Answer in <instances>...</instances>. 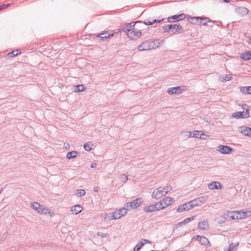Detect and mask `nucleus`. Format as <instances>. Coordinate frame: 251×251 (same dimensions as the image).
Wrapping results in <instances>:
<instances>
[{
	"mask_svg": "<svg viewBox=\"0 0 251 251\" xmlns=\"http://www.w3.org/2000/svg\"><path fill=\"white\" fill-rule=\"evenodd\" d=\"M198 228L200 230H208L209 229V223L208 220L204 219V220L200 222L198 224Z\"/></svg>",
	"mask_w": 251,
	"mask_h": 251,
	"instance_id": "4468645a",
	"label": "nucleus"
},
{
	"mask_svg": "<svg viewBox=\"0 0 251 251\" xmlns=\"http://www.w3.org/2000/svg\"><path fill=\"white\" fill-rule=\"evenodd\" d=\"M122 30L126 32L127 36L131 40H137L142 35L141 31L135 28H123Z\"/></svg>",
	"mask_w": 251,
	"mask_h": 251,
	"instance_id": "f257e3e1",
	"label": "nucleus"
},
{
	"mask_svg": "<svg viewBox=\"0 0 251 251\" xmlns=\"http://www.w3.org/2000/svg\"><path fill=\"white\" fill-rule=\"evenodd\" d=\"M119 213L121 214L120 215L122 217L124 216L128 211L127 208L125 207V205H124L122 208L119 209L117 210Z\"/></svg>",
	"mask_w": 251,
	"mask_h": 251,
	"instance_id": "2f4dec72",
	"label": "nucleus"
},
{
	"mask_svg": "<svg viewBox=\"0 0 251 251\" xmlns=\"http://www.w3.org/2000/svg\"><path fill=\"white\" fill-rule=\"evenodd\" d=\"M240 91L244 94H248V87H241L240 88Z\"/></svg>",
	"mask_w": 251,
	"mask_h": 251,
	"instance_id": "8fccbe9b",
	"label": "nucleus"
},
{
	"mask_svg": "<svg viewBox=\"0 0 251 251\" xmlns=\"http://www.w3.org/2000/svg\"><path fill=\"white\" fill-rule=\"evenodd\" d=\"M233 149L229 146L220 145L217 148V151L222 154H230L232 151Z\"/></svg>",
	"mask_w": 251,
	"mask_h": 251,
	"instance_id": "6e6552de",
	"label": "nucleus"
},
{
	"mask_svg": "<svg viewBox=\"0 0 251 251\" xmlns=\"http://www.w3.org/2000/svg\"><path fill=\"white\" fill-rule=\"evenodd\" d=\"M194 238L196 239L201 245L210 246V243L208 239L203 236L197 235Z\"/></svg>",
	"mask_w": 251,
	"mask_h": 251,
	"instance_id": "9b49d317",
	"label": "nucleus"
},
{
	"mask_svg": "<svg viewBox=\"0 0 251 251\" xmlns=\"http://www.w3.org/2000/svg\"><path fill=\"white\" fill-rule=\"evenodd\" d=\"M144 211L146 213H151L158 210L154 203L145 207Z\"/></svg>",
	"mask_w": 251,
	"mask_h": 251,
	"instance_id": "5701e85b",
	"label": "nucleus"
},
{
	"mask_svg": "<svg viewBox=\"0 0 251 251\" xmlns=\"http://www.w3.org/2000/svg\"><path fill=\"white\" fill-rule=\"evenodd\" d=\"M190 202L191 205H192L193 207L201 205L198 198L190 201Z\"/></svg>",
	"mask_w": 251,
	"mask_h": 251,
	"instance_id": "e433bc0d",
	"label": "nucleus"
},
{
	"mask_svg": "<svg viewBox=\"0 0 251 251\" xmlns=\"http://www.w3.org/2000/svg\"><path fill=\"white\" fill-rule=\"evenodd\" d=\"M153 251V250H151V251Z\"/></svg>",
	"mask_w": 251,
	"mask_h": 251,
	"instance_id": "69168bd1",
	"label": "nucleus"
},
{
	"mask_svg": "<svg viewBox=\"0 0 251 251\" xmlns=\"http://www.w3.org/2000/svg\"><path fill=\"white\" fill-rule=\"evenodd\" d=\"M83 210V207L79 204H77L72 206L70 208V211L73 214L77 215Z\"/></svg>",
	"mask_w": 251,
	"mask_h": 251,
	"instance_id": "dca6fc26",
	"label": "nucleus"
},
{
	"mask_svg": "<svg viewBox=\"0 0 251 251\" xmlns=\"http://www.w3.org/2000/svg\"><path fill=\"white\" fill-rule=\"evenodd\" d=\"M163 189L166 195L169 192L172 190V187L171 186H167L166 187H163Z\"/></svg>",
	"mask_w": 251,
	"mask_h": 251,
	"instance_id": "de8ad7c7",
	"label": "nucleus"
},
{
	"mask_svg": "<svg viewBox=\"0 0 251 251\" xmlns=\"http://www.w3.org/2000/svg\"><path fill=\"white\" fill-rule=\"evenodd\" d=\"M86 194L85 191L84 189H78L76 190L75 195L78 198L83 197Z\"/></svg>",
	"mask_w": 251,
	"mask_h": 251,
	"instance_id": "72a5a7b5",
	"label": "nucleus"
},
{
	"mask_svg": "<svg viewBox=\"0 0 251 251\" xmlns=\"http://www.w3.org/2000/svg\"><path fill=\"white\" fill-rule=\"evenodd\" d=\"M113 35L114 34H109L108 32L106 31L99 34L96 36V37L98 38L100 41H103L104 40L110 38V37H112Z\"/></svg>",
	"mask_w": 251,
	"mask_h": 251,
	"instance_id": "6ab92c4d",
	"label": "nucleus"
},
{
	"mask_svg": "<svg viewBox=\"0 0 251 251\" xmlns=\"http://www.w3.org/2000/svg\"><path fill=\"white\" fill-rule=\"evenodd\" d=\"M208 187L210 190L220 189L222 186L221 183L218 181H213L208 185Z\"/></svg>",
	"mask_w": 251,
	"mask_h": 251,
	"instance_id": "412c9836",
	"label": "nucleus"
},
{
	"mask_svg": "<svg viewBox=\"0 0 251 251\" xmlns=\"http://www.w3.org/2000/svg\"><path fill=\"white\" fill-rule=\"evenodd\" d=\"M198 199L199 200L201 204V205L202 204L205 203L208 200V197L207 196H204L200 197Z\"/></svg>",
	"mask_w": 251,
	"mask_h": 251,
	"instance_id": "4c0bfd02",
	"label": "nucleus"
},
{
	"mask_svg": "<svg viewBox=\"0 0 251 251\" xmlns=\"http://www.w3.org/2000/svg\"><path fill=\"white\" fill-rule=\"evenodd\" d=\"M228 216L232 220L242 219L245 218L244 210L238 211L230 212Z\"/></svg>",
	"mask_w": 251,
	"mask_h": 251,
	"instance_id": "423d86ee",
	"label": "nucleus"
},
{
	"mask_svg": "<svg viewBox=\"0 0 251 251\" xmlns=\"http://www.w3.org/2000/svg\"><path fill=\"white\" fill-rule=\"evenodd\" d=\"M219 1L220 2H222V1H224L225 2H229V0H219Z\"/></svg>",
	"mask_w": 251,
	"mask_h": 251,
	"instance_id": "680f3d73",
	"label": "nucleus"
},
{
	"mask_svg": "<svg viewBox=\"0 0 251 251\" xmlns=\"http://www.w3.org/2000/svg\"><path fill=\"white\" fill-rule=\"evenodd\" d=\"M181 135L184 138H190L192 137V131H184L181 132Z\"/></svg>",
	"mask_w": 251,
	"mask_h": 251,
	"instance_id": "f704fd0d",
	"label": "nucleus"
},
{
	"mask_svg": "<svg viewBox=\"0 0 251 251\" xmlns=\"http://www.w3.org/2000/svg\"><path fill=\"white\" fill-rule=\"evenodd\" d=\"M248 94L251 95V86L248 87Z\"/></svg>",
	"mask_w": 251,
	"mask_h": 251,
	"instance_id": "6e6d98bb",
	"label": "nucleus"
},
{
	"mask_svg": "<svg viewBox=\"0 0 251 251\" xmlns=\"http://www.w3.org/2000/svg\"><path fill=\"white\" fill-rule=\"evenodd\" d=\"M185 208H184L183 205H181L178 206V207L176 209V212L178 213H181L185 211Z\"/></svg>",
	"mask_w": 251,
	"mask_h": 251,
	"instance_id": "09e8293b",
	"label": "nucleus"
},
{
	"mask_svg": "<svg viewBox=\"0 0 251 251\" xmlns=\"http://www.w3.org/2000/svg\"><path fill=\"white\" fill-rule=\"evenodd\" d=\"M151 243L147 239H141L134 248V251H138L145 244Z\"/></svg>",
	"mask_w": 251,
	"mask_h": 251,
	"instance_id": "f3484780",
	"label": "nucleus"
},
{
	"mask_svg": "<svg viewBox=\"0 0 251 251\" xmlns=\"http://www.w3.org/2000/svg\"><path fill=\"white\" fill-rule=\"evenodd\" d=\"M238 244H231L228 248V249H226L225 248L224 249V251H236L237 250V246H238Z\"/></svg>",
	"mask_w": 251,
	"mask_h": 251,
	"instance_id": "c756f323",
	"label": "nucleus"
},
{
	"mask_svg": "<svg viewBox=\"0 0 251 251\" xmlns=\"http://www.w3.org/2000/svg\"><path fill=\"white\" fill-rule=\"evenodd\" d=\"M10 5V3L3 4L1 6H0V10H1L2 9H4L7 8L8 7H9Z\"/></svg>",
	"mask_w": 251,
	"mask_h": 251,
	"instance_id": "603ef678",
	"label": "nucleus"
},
{
	"mask_svg": "<svg viewBox=\"0 0 251 251\" xmlns=\"http://www.w3.org/2000/svg\"><path fill=\"white\" fill-rule=\"evenodd\" d=\"M163 20V19H160V20H153L151 21L147 20V21H144V24L146 25H152L155 23H159L161 22V21H162Z\"/></svg>",
	"mask_w": 251,
	"mask_h": 251,
	"instance_id": "7c9ffc66",
	"label": "nucleus"
},
{
	"mask_svg": "<svg viewBox=\"0 0 251 251\" xmlns=\"http://www.w3.org/2000/svg\"><path fill=\"white\" fill-rule=\"evenodd\" d=\"M139 21L136 22H132L130 23H126L125 24V26L124 28H135L134 26L137 23H139Z\"/></svg>",
	"mask_w": 251,
	"mask_h": 251,
	"instance_id": "c9c22d12",
	"label": "nucleus"
},
{
	"mask_svg": "<svg viewBox=\"0 0 251 251\" xmlns=\"http://www.w3.org/2000/svg\"><path fill=\"white\" fill-rule=\"evenodd\" d=\"M64 147L66 149H69L70 148V145L68 143H64Z\"/></svg>",
	"mask_w": 251,
	"mask_h": 251,
	"instance_id": "4d7b16f0",
	"label": "nucleus"
},
{
	"mask_svg": "<svg viewBox=\"0 0 251 251\" xmlns=\"http://www.w3.org/2000/svg\"><path fill=\"white\" fill-rule=\"evenodd\" d=\"M184 91L183 86L171 87L167 89V93L170 95L180 94Z\"/></svg>",
	"mask_w": 251,
	"mask_h": 251,
	"instance_id": "1a4fd4ad",
	"label": "nucleus"
},
{
	"mask_svg": "<svg viewBox=\"0 0 251 251\" xmlns=\"http://www.w3.org/2000/svg\"><path fill=\"white\" fill-rule=\"evenodd\" d=\"M242 108L244 110H246L245 111L242 112H236L232 114V116L233 118L239 119V118H248L250 117V111L249 106L245 104L242 105Z\"/></svg>",
	"mask_w": 251,
	"mask_h": 251,
	"instance_id": "f03ea898",
	"label": "nucleus"
},
{
	"mask_svg": "<svg viewBox=\"0 0 251 251\" xmlns=\"http://www.w3.org/2000/svg\"><path fill=\"white\" fill-rule=\"evenodd\" d=\"M190 203H191V202L189 201L188 202L184 203L183 204L184 206V208H185V209H184L185 211L189 210L191 209V208H193V207L192 206V205H191Z\"/></svg>",
	"mask_w": 251,
	"mask_h": 251,
	"instance_id": "79ce46f5",
	"label": "nucleus"
},
{
	"mask_svg": "<svg viewBox=\"0 0 251 251\" xmlns=\"http://www.w3.org/2000/svg\"><path fill=\"white\" fill-rule=\"evenodd\" d=\"M121 214L119 213L117 210L115 211L112 212V217L114 218V220H117L120 219L122 216L120 215Z\"/></svg>",
	"mask_w": 251,
	"mask_h": 251,
	"instance_id": "ea45409f",
	"label": "nucleus"
},
{
	"mask_svg": "<svg viewBox=\"0 0 251 251\" xmlns=\"http://www.w3.org/2000/svg\"><path fill=\"white\" fill-rule=\"evenodd\" d=\"M155 204L158 211L164 209L166 208L162 200L155 203Z\"/></svg>",
	"mask_w": 251,
	"mask_h": 251,
	"instance_id": "bb28decb",
	"label": "nucleus"
},
{
	"mask_svg": "<svg viewBox=\"0 0 251 251\" xmlns=\"http://www.w3.org/2000/svg\"><path fill=\"white\" fill-rule=\"evenodd\" d=\"M150 42H151V45L152 46V49H156L160 46H162L164 43V40H160L159 39L150 40Z\"/></svg>",
	"mask_w": 251,
	"mask_h": 251,
	"instance_id": "aec40b11",
	"label": "nucleus"
},
{
	"mask_svg": "<svg viewBox=\"0 0 251 251\" xmlns=\"http://www.w3.org/2000/svg\"><path fill=\"white\" fill-rule=\"evenodd\" d=\"M238 131L243 135L251 137V128L246 126H241L238 128Z\"/></svg>",
	"mask_w": 251,
	"mask_h": 251,
	"instance_id": "9d476101",
	"label": "nucleus"
},
{
	"mask_svg": "<svg viewBox=\"0 0 251 251\" xmlns=\"http://www.w3.org/2000/svg\"><path fill=\"white\" fill-rule=\"evenodd\" d=\"M105 215V217H104V221L105 222H107V221H109L111 220H114V218L112 217V213H106V214H104Z\"/></svg>",
	"mask_w": 251,
	"mask_h": 251,
	"instance_id": "58836bf2",
	"label": "nucleus"
},
{
	"mask_svg": "<svg viewBox=\"0 0 251 251\" xmlns=\"http://www.w3.org/2000/svg\"><path fill=\"white\" fill-rule=\"evenodd\" d=\"M104 214H106V213H101L100 214V218H103V219L104 220V217H105V215Z\"/></svg>",
	"mask_w": 251,
	"mask_h": 251,
	"instance_id": "bf43d9fd",
	"label": "nucleus"
},
{
	"mask_svg": "<svg viewBox=\"0 0 251 251\" xmlns=\"http://www.w3.org/2000/svg\"><path fill=\"white\" fill-rule=\"evenodd\" d=\"M99 187H95L94 188V189H93L94 191L95 192H99Z\"/></svg>",
	"mask_w": 251,
	"mask_h": 251,
	"instance_id": "13d9d810",
	"label": "nucleus"
},
{
	"mask_svg": "<svg viewBox=\"0 0 251 251\" xmlns=\"http://www.w3.org/2000/svg\"><path fill=\"white\" fill-rule=\"evenodd\" d=\"M120 178V180L122 182H123L124 183L126 182L127 180V179H128L127 176L126 175H125V174L121 175L120 176V178Z\"/></svg>",
	"mask_w": 251,
	"mask_h": 251,
	"instance_id": "c03bdc74",
	"label": "nucleus"
},
{
	"mask_svg": "<svg viewBox=\"0 0 251 251\" xmlns=\"http://www.w3.org/2000/svg\"><path fill=\"white\" fill-rule=\"evenodd\" d=\"M208 22H206V21H201L200 20V24L202 25L205 26L207 25V23Z\"/></svg>",
	"mask_w": 251,
	"mask_h": 251,
	"instance_id": "864d4df0",
	"label": "nucleus"
},
{
	"mask_svg": "<svg viewBox=\"0 0 251 251\" xmlns=\"http://www.w3.org/2000/svg\"><path fill=\"white\" fill-rule=\"evenodd\" d=\"M232 79V76L231 75H223L220 77V80L222 81H229Z\"/></svg>",
	"mask_w": 251,
	"mask_h": 251,
	"instance_id": "473e14b6",
	"label": "nucleus"
},
{
	"mask_svg": "<svg viewBox=\"0 0 251 251\" xmlns=\"http://www.w3.org/2000/svg\"><path fill=\"white\" fill-rule=\"evenodd\" d=\"M185 15L183 13L180 14L178 15H174L168 18V21L169 22H175L176 21H179L184 19Z\"/></svg>",
	"mask_w": 251,
	"mask_h": 251,
	"instance_id": "f8f14e48",
	"label": "nucleus"
},
{
	"mask_svg": "<svg viewBox=\"0 0 251 251\" xmlns=\"http://www.w3.org/2000/svg\"><path fill=\"white\" fill-rule=\"evenodd\" d=\"M240 57L245 60H249L251 59V51H245L242 53L240 55Z\"/></svg>",
	"mask_w": 251,
	"mask_h": 251,
	"instance_id": "393cba45",
	"label": "nucleus"
},
{
	"mask_svg": "<svg viewBox=\"0 0 251 251\" xmlns=\"http://www.w3.org/2000/svg\"><path fill=\"white\" fill-rule=\"evenodd\" d=\"M20 53H21V51H20V50H16L8 53V54L9 57H12L17 55Z\"/></svg>",
	"mask_w": 251,
	"mask_h": 251,
	"instance_id": "a19ab883",
	"label": "nucleus"
},
{
	"mask_svg": "<svg viewBox=\"0 0 251 251\" xmlns=\"http://www.w3.org/2000/svg\"><path fill=\"white\" fill-rule=\"evenodd\" d=\"M152 43L150 42V40H147L143 42L138 47V50L139 51L148 50L152 49Z\"/></svg>",
	"mask_w": 251,
	"mask_h": 251,
	"instance_id": "0eeeda50",
	"label": "nucleus"
},
{
	"mask_svg": "<svg viewBox=\"0 0 251 251\" xmlns=\"http://www.w3.org/2000/svg\"><path fill=\"white\" fill-rule=\"evenodd\" d=\"M84 90V87L83 85H78L76 86V88L75 90V92H82Z\"/></svg>",
	"mask_w": 251,
	"mask_h": 251,
	"instance_id": "37998d69",
	"label": "nucleus"
},
{
	"mask_svg": "<svg viewBox=\"0 0 251 251\" xmlns=\"http://www.w3.org/2000/svg\"><path fill=\"white\" fill-rule=\"evenodd\" d=\"M199 20H200L201 21H206V22H211V20L207 17H191L190 18L189 22L193 24H196L197 22Z\"/></svg>",
	"mask_w": 251,
	"mask_h": 251,
	"instance_id": "4be33fe9",
	"label": "nucleus"
},
{
	"mask_svg": "<svg viewBox=\"0 0 251 251\" xmlns=\"http://www.w3.org/2000/svg\"><path fill=\"white\" fill-rule=\"evenodd\" d=\"M245 218L251 216V208L244 210Z\"/></svg>",
	"mask_w": 251,
	"mask_h": 251,
	"instance_id": "a18cd8bd",
	"label": "nucleus"
},
{
	"mask_svg": "<svg viewBox=\"0 0 251 251\" xmlns=\"http://www.w3.org/2000/svg\"><path fill=\"white\" fill-rule=\"evenodd\" d=\"M84 149L86 151H90L92 150L90 143L89 142L85 143L84 145Z\"/></svg>",
	"mask_w": 251,
	"mask_h": 251,
	"instance_id": "49530a36",
	"label": "nucleus"
},
{
	"mask_svg": "<svg viewBox=\"0 0 251 251\" xmlns=\"http://www.w3.org/2000/svg\"><path fill=\"white\" fill-rule=\"evenodd\" d=\"M44 206V205H41L37 202H31L30 203L31 207L39 214L42 213V208H43Z\"/></svg>",
	"mask_w": 251,
	"mask_h": 251,
	"instance_id": "2eb2a0df",
	"label": "nucleus"
},
{
	"mask_svg": "<svg viewBox=\"0 0 251 251\" xmlns=\"http://www.w3.org/2000/svg\"><path fill=\"white\" fill-rule=\"evenodd\" d=\"M248 42L249 44H251V36H249L248 37Z\"/></svg>",
	"mask_w": 251,
	"mask_h": 251,
	"instance_id": "052dcab7",
	"label": "nucleus"
},
{
	"mask_svg": "<svg viewBox=\"0 0 251 251\" xmlns=\"http://www.w3.org/2000/svg\"><path fill=\"white\" fill-rule=\"evenodd\" d=\"M165 195L166 194L163 187H159L154 190L152 193L151 197L153 199L159 200L163 197L165 196Z\"/></svg>",
	"mask_w": 251,
	"mask_h": 251,
	"instance_id": "20e7f679",
	"label": "nucleus"
},
{
	"mask_svg": "<svg viewBox=\"0 0 251 251\" xmlns=\"http://www.w3.org/2000/svg\"><path fill=\"white\" fill-rule=\"evenodd\" d=\"M192 137L200 138L203 140H205L207 135H205L203 132L199 130H195L192 131Z\"/></svg>",
	"mask_w": 251,
	"mask_h": 251,
	"instance_id": "ddd939ff",
	"label": "nucleus"
},
{
	"mask_svg": "<svg viewBox=\"0 0 251 251\" xmlns=\"http://www.w3.org/2000/svg\"><path fill=\"white\" fill-rule=\"evenodd\" d=\"M97 235L101 237L102 238L107 237V236H108V234L107 233H103V232H98L97 233Z\"/></svg>",
	"mask_w": 251,
	"mask_h": 251,
	"instance_id": "3c124183",
	"label": "nucleus"
},
{
	"mask_svg": "<svg viewBox=\"0 0 251 251\" xmlns=\"http://www.w3.org/2000/svg\"><path fill=\"white\" fill-rule=\"evenodd\" d=\"M237 11L242 16L247 15L249 13V10L244 7L238 8L237 9Z\"/></svg>",
	"mask_w": 251,
	"mask_h": 251,
	"instance_id": "c85d7f7f",
	"label": "nucleus"
},
{
	"mask_svg": "<svg viewBox=\"0 0 251 251\" xmlns=\"http://www.w3.org/2000/svg\"><path fill=\"white\" fill-rule=\"evenodd\" d=\"M96 167H97V164L95 163H92L90 165V167L91 168H95Z\"/></svg>",
	"mask_w": 251,
	"mask_h": 251,
	"instance_id": "5fc2aeb1",
	"label": "nucleus"
},
{
	"mask_svg": "<svg viewBox=\"0 0 251 251\" xmlns=\"http://www.w3.org/2000/svg\"><path fill=\"white\" fill-rule=\"evenodd\" d=\"M218 222L219 223V224H222L224 222L222 221H218Z\"/></svg>",
	"mask_w": 251,
	"mask_h": 251,
	"instance_id": "e2e57ef3",
	"label": "nucleus"
},
{
	"mask_svg": "<svg viewBox=\"0 0 251 251\" xmlns=\"http://www.w3.org/2000/svg\"><path fill=\"white\" fill-rule=\"evenodd\" d=\"M78 152L76 151H70L67 153L66 157L68 159L75 158L77 156Z\"/></svg>",
	"mask_w": 251,
	"mask_h": 251,
	"instance_id": "cd10ccee",
	"label": "nucleus"
},
{
	"mask_svg": "<svg viewBox=\"0 0 251 251\" xmlns=\"http://www.w3.org/2000/svg\"><path fill=\"white\" fill-rule=\"evenodd\" d=\"M142 203L141 198H137L131 202H126L125 204V207L128 211L134 210L139 207Z\"/></svg>",
	"mask_w": 251,
	"mask_h": 251,
	"instance_id": "7ed1b4c3",
	"label": "nucleus"
},
{
	"mask_svg": "<svg viewBox=\"0 0 251 251\" xmlns=\"http://www.w3.org/2000/svg\"><path fill=\"white\" fill-rule=\"evenodd\" d=\"M166 207L171 205L174 202V198L167 197L164 199H162Z\"/></svg>",
	"mask_w": 251,
	"mask_h": 251,
	"instance_id": "b1692460",
	"label": "nucleus"
},
{
	"mask_svg": "<svg viewBox=\"0 0 251 251\" xmlns=\"http://www.w3.org/2000/svg\"><path fill=\"white\" fill-rule=\"evenodd\" d=\"M194 216L190 217V218H186L184 220L176 224V226H177V227H180V226H182L183 225H184L189 223L190 222L194 220Z\"/></svg>",
	"mask_w": 251,
	"mask_h": 251,
	"instance_id": "a878e982",
	"label": "nucleus"
},
{
	"mask_svg": "<svg viewBox=\"0 0 251 251\" xmlns=\"http://www.w3.org/2000/svg\"><path fill=\"white\" fill-rule=\"evenodd\" d=\"M2 191V189L0 188V194L1 193Z\"/></svg>",
	"mask_w": 251,
	"mask_h": 251,
	"instance_id": "0e129e2a",
	"label": "nucleus"
},
{
	"mask_svg": "<svg viewBox=\"0 0 251 251\" xmlns=\"http://www.w3.org/2000/svg\"><path fill=\"white\" fill-rule=\"evenodd\" d=\"M163 29L164 32H169L171 29L175 30V31L173 30L174 33L176 32H179L182 29V27L180 25H164L163 27Z\"/></svg>",
	"mask_w": 251,
	"mask_h": 251,
	"instance_id": "39448f33",
	"label": "nucleus"
},
{
	"mask_svg": "<svg viewBox=\"0 0 251 251\" xmlns=\"http://www.w3.org/2000/svg\"><path fill=\"white\" fill-rule=\"evenodd\" d=\"M54 212L48 208L46 206H44L43 208H42V213H40V214H43L47 216L52 217L54 215Z\"/></svg>",
	"mask_w": 251,
	"mask_h": 251,
	"instance_id": "a211bd4d",
	"label": "nucleus"
}]
</instances>
